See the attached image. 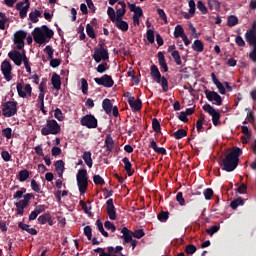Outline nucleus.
I'll use <instances>...</instances> for the list:
<instances>
[{"instance_id":"obj_36","label":"nucleus","mask_w":256,"mask_h":256,"mask_svg":"<svg viewBox=\"0 0 256 256\" xmlns=\"http://www.w3.org/2000/svg\"><path fill=\"white\" fill-rule=\"evenodd\" d=\"M18 179L20 183H24V181L29 179V171L27 169L20 170L18 173Z\"/></svg>"},{"instance_id":"obj_29","label":"nucleus","mask_w":256,"mask_h":256,"mask_svg":"<svg viewBox=\"0 0 256 256\" xmlns=\"http://www.w3.org/2000/svg\"><path fill=\"white\" fill-rule=\"evenodd\" d=\"M19 229H22V231H26L27 233H29L30 235H37V230L35 228H31V226L20 222L18 224Z\"/></svg>"},{"instance_id":"obj_55","label":"nucleus","mask_w":256,"mask_h":256,"mask_svg":"<svg viewBox=\"0 0 256 256\" xmlns=\"http://www.w3.org/2000/svg\"><path fill=\"white\" fill-rule=\"evenodd\" d=\"M54 117L55 119H57L58 121H63V119H65V117H63V112L61 111V109L56 108L54 110Z\"/></svg>"},{"instance_id":"obj_48","label":"nucleus","mask_w":256,"mask_h":256,"mask_svg":"<svg viewBox=\"0 0 256 256\" xmlns=\"http://www.w3.org/2000/svg\"><path fill=\"white\" fill-rule=\"evenodd\" d=\"M171 57L174 59V62L176 63V65L182 64L181 55H179V51L172 52Z\"/></svg>"},{"instance_id":"obj_5","label":"nucleus","mask_w":256,"mask_h":256,"mask_svg":"<svg viewBox=\"0 0 256 256\" xmlns=\"http://www.w3.org/2000/svg\"><path fill=\"white\" fill-rule=\"evenodd\" d=\"M16 91L18 97H21V99H31L33 95V87H31V84L17 83Z\"/></svg>"},{"instance_id":"obj_62","label":"nucleus","mask_w":256,"mask_h":256,"mask_svg":"<svg viewBox=\"0 0 256 256\" xmlns=\"http://www.w3.org/2000/svg\"><path fill=\"white\" fill-rule=\"evenodd\" d=\"M1 157L6 163H8V161H11V154H9V151L7 150L1 152Z\"/></svg>"},{"instance_id":"obj_11","label":"nucleus","mask_w":256,"mask_h":256,"mask_svg":"<svg viewBox=\"0 0 256 256\" xmlns=\"http://www.w3.org/2000/svg\"><path fill=\"white\" fill-rule=\"evenodd\" d=\"M8 57L15 65H17V67H21L23 59L26 57L25 50H22V52H19V50H12L8 53Z\"/></svg>"},{"instance_id":"obj_20","label":"nucleus","mask_w":256,"mask_h":256,"mask_svg":"<svg viewBox=\"0 0 256 256\" xmlns=\"http://www.w3.org/2000/svg\"><path fill=\"white\" fill-rule=\"evenodd\" d=\"M127 13V4L123 1H119L116 5V15L117 18H123V16Z\"/></svg>"},{"instance_id":"obj_51","label":"nucleus","mask_w":256,"mask_h":256,"mask_svg":"<svg viewBox=\"0 0 256 256\" xmlns=\"http://www.w3.org/2000/svg\"><path fill=\"white\" fill-rule=\"evenodd\" d=\"M175 139H183V137H187V131L183 129H179L178 131L174 132Z\"/></svg>"},{"instance_id":"obj_25","label":"nucleus","mask_w":256,"mask_h":256,"mask_svg":"<svg viewBox=\"0 0 256 256\" xmlns=\"http://www.w3.org/2000/svg\"><path fill=\"white\" fill-rule=\"evenodd\" d=\"M150 147L155 153H158L159 155H165L167 153V150H165L163 147H158L157 142H155L153 139L150 140Z\"/></svg>"},{"instance_id":"obj_13","label":"nucleus","mask_w":256,"mask_h":256,"mask_svg":"<svg viewBox=\"0 0 256 256\" xmlns=\"http://www.w3.org/2000/svg\"><path fill=\"white\" fill-rule=\"evenodd\" d=\"M204 93L206 99H208L210 103H213V105H217L218 107L223 105V99L221 98V95H219V93L211 90H205Z\"/></svg>"},{"instance_id":"obj_58","label":"nucleus","mask_w":256,"mask_h":256,"mask_svg":"<svg viewBox=\"0 0 256 256\" xmlns=\"http://www.w3.org/2000/svg\"><path fill=\"white\" fill-rule=\"evenodd\" d=\"M93 181L95 185H105V180L99 175H94Z\"/></svg>"},{"instance_id":"obj_19","label":"nucleus","mask_w":256,"mask_h":256,"mask_svg":"<svg viewBox=\"0 0 256 256\" xmlns=\"http://www.w3.org/2000/svg\"><path fill=\"white\" fill-rule=\"evenodd\" d=\"M106 209L108 213V217L111 221H115L117 219V212L115 211V205L113 204V199H108L106 202Z\"/></svg>"},{"instance_id":"obj_12","label":"nucleus","mask_w":256,"mask_h":256,"mask_svg":"<svg viewBox=\"0 0 256 256\" xmlns=\"http://www.w3.org/2000/svg\"><path fill=\"white\" fill-rule=\"evenodd\" d=\"M0 68L5 81H11L13 79V66H11V62H9L8 60H4L1 63Z\"/></svg>"},{"instance_id":"obj_41","label":"nucleus","mask_w":256,"mask_h":256,"mask_svg":"<svg viewBox=\"0 0 256 256\" xmlns=\"http://www.w3.org/2000/svg\"><path fill=\"white\" fill-rule=\"evenodd\" d=\"M237 23H239V18H237V16L231 15L228 17V20H227L228 27H235Z\"/></svg>"},{"instance_id":"obj_60","label":"nucleus","mask_w":256,"mask_h":256,"mask_svg":"<svg viewBox=\"0 0 256 256\" xmlns=\"http://www.w3.org/2000/svg\"><path fill=\"white\" fill-rule=\"evenodd\" d=\"M169 219V212H161L158 214V220L161 221V223H165Z\"/></svg>"},{"instance_id":"obj_35","label":"nucleus","mask_w":256,"mask_h":256,"mask_svg":"<svg viewBox=\"0 0 256 256\" xmlns=\"http://www.w3.org/2000/svg\"><path fill=\"white\" fill-rule=\"evenodd\" d=\"M130 11L134 13V17H143V9L141 7L136 6L135 4H130Z\"/></svg>"},{"instance_id":"obj_18","label":"nucleus","mask_w":256,"mask_h":256,"mask_svg":"<svg viewBox=\"0 0 256 256\" xmlns=\"http://www.w3.org/2000/svg\"><path fill=\"white\" fill-rule=\"evenodd\" d=\"M30 3L29 0H24L16 4V9L19 11V15L21 19H25L27 17V12L29 11Z\"/></svg>"},{"instance_id":"obj_31","label":"nucleus","mask_w":256,"mask_h":256,"mask_svg":"<svg viewBox=\"0 0 256 256\" xmlns=\"http://www.w3.org/2000/svg\"><path fill=\"white\" fill-rule=\"evenodd\" d=\"M55 169L59 177H63V172L65 171V162H63V160L56 161Z\"/></svg>"},{"instance_id":"obj_49","label":"nucleus","mask_w":256,"mask_h":256,"mask_svg":"<svg viewBox=\"0 0 256 256\" xmlns=\"http://www.w3.org/2000/svg\"><path fill=\"white\" fill-rule=\"evenodd\" d=\"M86 33L88 37H90V39H95V30L93 29V26H91L90 24H87L86 26Z\"/></svg>"},{"instance_id":"obj_32","label":"nucleus","mask_w":256,"mask_h":256,"mask_svg":"<svg viewBox=\"0 0 256 256\" xmlns=\"http://www.w3.org/2000/svg\"><path fill=\"white\" fill-rule=\"evenodd\" d=\"M82 159H83L84 163H86L87 167H89L90 169H91V167H93V159L91 158L90 151L84 152L82 155Z\"/></svg>"},{"instance_id":"obj_22","label":"nucleus","mask_w":256,"mask_h":256,"mask_svg":"<svg viewBox=\"0 0 256 256\" xmlns=\"http://www.w3.org/2000/svg\"><path fill=\"white\" fill-rule=\"evenodd\" d=\"M114 23L115 27H117V29H119L120 31H123V33L129 31V23L123 20V18H117Z\"/></svg>"},{"instance_id":"obj_10","label":"nucleus","mask_w":256,"mask_h":256,"mask_svg":"<svg viewBox=\"0 0 256 256\" xmlns=\"http://www.w3.org/2000/svg\"><path fill=\"white\" fill-rule=\"evenodd\" d=\"M37 107H39L40 111H42L44 115H47V111H45V81H42L39 85Z\"/></svg>"},{"instance_id":"obj_30","label":"nucleus","mask_w":256,"mask_h":256,"mask_svg":"<svg viewBox=\"0 0 256 256\" xmlns=\"http://www.w3.org/2000/svg\"><path fill=\"white\" fill-rule=\"evenodd\" d=\"M105 147H106V151H113L114 147H115V141H113V137H111V135H106L105 138Z\"/></svg>"},{"instance_id":"obj_6","label":"nucleus","mask_w":256,"mask_h":256,"mask_svg":"<svg viewBox=\"0 0 256 256\" xmlns=\"http://www.w3.org/2000/svg\"><path fill=\"white\" fill-rule=\"evenodd\" d=\"M2 115L4 117H13V115H17V102L8 101L2 104Z\"/></svg>"},{"instance_id":"obj_9","label":"nucleus","mask_w":256,"mask_h":256,"mask_svg":"<svg viewBox=\"0 0 256 256\" xmlns=\"http://www.w3.org/2000/svg\"><path fill=\"white\" fill-rule=\"evenodd\" d=\"M33 197V194L27 193L23 196V200H20L19 202L15 203L17 215H23L25 207L29 205V202L33 199Z\"/></svg>"},{"instance_id":"obj_37","label":"nucleus","mask_w":256,"mask_h":256,"mask_svg":"<svg viewBox=\"0 0 256 256\" xmlns=\"http://www.w3.org/2000/svg\"><path fill=\"white\" fill-rule=\"evenodd\" d=\"M122 161L124 163V169L126 173L129 175V177H131V175H133V172H131V161H129V158L127 157H124Z\"/></svg>"},{"instance_id":"obj_56","label":"nucleus","mask_w":256,"mask_h":256,"mask_svg":"<svg viewBox=\"0 0 256 256\" xmlns=\"http://www.w3.org/2000/svg\"><path fill=\"white\" fill-rule=\"evenodd\" d=\"M2 135L6 139H11V137H13V130L11 128H5L2 130Z\"/></svg>"},{"instance_id":"obj_28","label":"nucleus","mask_w":256,"mask_h":256,"mask_svg":"<svg viewBox=\"0 0 256 256\" xmlns=\"http://www.w3.org/2000/svg\"><path fill=\"white\" fill-rule=\"evenodd\" d=\"M158 63L161 68H163L164 73H167L169 71V68L167 67V62L165 61V55L163 52H158Z\"/></svg>"},{"instance_id":"obj_1","label":"nucleus","mask_w":256,"mask_h":256,"mask_svg":"<svg viewBox=\"0 0 256 256\" xmlns=\"http://www.w3.org/2000/svg\"><path fill=\"white\" fill-rule=\"evenodd\" d=\"M242 153L243 151H241V148H233V150L229 152L223 160L222 169L228 173L235 171V169H237V165H239V157H241Z\"/></svg>"},{"instance_id":"obj_2","label":"nucleus","mask_w":256,"mask_h":256,"mask_svg":"<svg viewBox=\"0 0 256 256\" xmlns=\"http://www.w3.org/2000/svg\"><path fill=\"white\" fill-rule=\"evenodd\" d=\"M53 35H55V33L53 32V30L49 29L47 25H43L42 27H36L32 31L33 39L38 45H45V43H49V41L53 39Z\"/></svg>"},{"instance_id":"obj_7","label":"nucleus","mask_w":256,"mask_h":256,"mask_svg":"<svg viewBox=\"0 0 256 256\" xmlns=\"http://www.w3.org/2000/svg\"><path fill=\"white\" fill-rule=\"evenodd\" d=\"M25 39H27V32L23 30H19L14 34V45L15 49L21 51L25 47Z\"/></svg>"},{"instance_id":"obj_27","label":"nucleus","mask_w":256,"mask_h":256,"mask_svg":"<svg viewBox=\"0 0 256 256\" xmlns=\"http://www.w3.org/2000/svg\"><path fill=\"white\" fill-rule=\"evenodd\" d=\"M51 83L54 89H56V91H59L61 89V76H59V74H53L51 78Z\"/></svg>"},{"instance_id":"obj_50","label":"nucleus","mask_w":256,"mask_h":256,"mask_svg":"<svg viewBox=\"0 0 256 256\" xmlns=\"http://www.w3.org/2000/svg\"><path fill=\"white\" fill-rule=\"evenodd\" d=\"M84 235L87 237L88 241L93 239V230L91 229V226L84 227Z\"/></svg>"},{"instance_id":"obj_63","label":"nucleus","mask_w":256,"mask_h":256,"mask_svg":"<svg viewBox=\"0 0 256 256\" xmlns=\"http://www.w3.org/2000/svg\"><path fill=\"white\" fill-rule=\"evenodd\" d=\"M204 197L206 201H210L211 197H213V189L207 188L206 190H204Z\"/></svg>"},{"instance_id":"obj_64","label":"nucleus","mask_w":256,"mask_h":256,"mask_svg":"<svg viewBox=\"0 0 256 256\" xmlns=\"http://www.w3.org/2000/svg\"><path fill=\"white\" fill-rule=\"evenodd\" d=\"M26 191H27V189H25V188H22V189L18 190L14 194L13 199H17V200L21 199L23 197V194L26 193Z\"/></svg>"},{"instance_id":"obj_24","label":"nucleus","mask_w":256,"mask_h":256,"mask_svg":"<svg viewBox=\"0 0 256 256\" xmlns=\"http://www.w3.org/2000/svg\"><path fill=\"white\" fill-rule=\"evenodd\" d=\"M128 103H129L131 109H133V111H141L142 102L140 99L135 100L134 97H129Z\"/></svg>"},{"instance_id":"obj_39","label":"nucleus","mask_w":256,"mask_h":256,"mask_svg":"<svg viewBox=\"0 0 256 256\" xmlns=\"http://www.w3.org/2000/svg\"><path fill=\"white\" fill-rule=\"evenodd\" d=\"M185 35V30L183 29V26L177 25L174 30V37L176 39H179V37H183Z\"/></svg>"},{"instance_id":"obj_14","label":"nucleus","mask_w":256,"mask_h":256,"mask_svg":"<svg viewBox=\"0 0 256 256\" xmlns=\"http://www.w3.org/2000/svg\"><path fill=\"white\" fill-rule=\"evenodd\" d=\"M93 59L96 63H101V61H107L109 59V52L107 49L101 46L100 48H96L94 50Z\"/></svg>"},{"instance_id":"obj_42","label":"nucleus","mask_w":256,"mask_h":256,"mask_svg":"<svg viewBox=\"0 0 256 256\" xmlns=\"http://www.w3.org/2000/svg\"><path fill=\"white\" fill-rule=\"evenodd\" d=\"M80 83L83 95H87L89 91V83H87V80L85 78H81Z\"/></svg>"},{"instance_id":"obj_3","label":"nucleus","mask_w":256,"mask_h":256,"mask_svg":"<svg viewBox=\"0 0 256 256\" xmlns=\"http://www.w3.org/2000/svg\"><path fill=\"white\" fill-rule=\"evenodd\" d=\"M61 133V126L55 119H47L46 124L41 129V135L47 137V135H59Z\"/></svg>"},{"instance_id":"obj_15","label":"nucleus","mask_w":256,"mask_h":256,"mask_svg":"<svg viewBox=\"0 0 256 256\" xmlns=\"http://www.w3.org/2000/svg\"><path fill=\"white\" fill-rule=\"evenodd\" d=\"M80 123L83 127H87V129H97V119L93 115L82 117Z\"/></svg>"},{"instance_id":"obj_46","label":"nucleus","mask_w":256,"mask_h":256,"mask_svg":"<svg viewBox=\"0 0 256 256\" xmlns=\"http://www.w3.org/2000/svg\"><path fill=\"white\" fill-rule=\"evenodd\" d=\"M243 204H244L243 198L239 197V198L233 200L231 202L230 206H231L232 209H237V207H239V206H241Z\"/></svg>"},{"instance_id":"obj_4","label":"nucleus","mask_w":256,"mask_h":256,"mask_svg":"<svg viewBox=\"0 0 256 256\" xmlns=\"http://www.w3.org/2000/svg\"><path fill=\"white\" fill-rule=\"evenodd\" d=\"M76 181L81 195H85V192L87 191V186L89 185L87 170L80 169L76 175Z\"/></svg>"},{"instance_id":"obj_53","label":"nucleus","mask_w":256,"mask_h":256,"mask_svg":"<svg viewBox=\"0 0 256 256\" xmlns=\"http://www.w3.org/2000/svg\"><path fill=\"white\" fill-rule=\"evenodd\" d=\"M146 37L147 41H149L150 43H155V32L153 30H147Z\"/></svg>"},{"instance_id":"obj_38","label":"nucleus","mask_w":256,"mask_h":256,"mask_svg":"<svg viewBox=\"0 0 256 256\" xmlns=\"http://www.w3.org/2000/svg\"><path fill=\"white\" fill-rule=\"evenodd\" d=\"M39 17H41V11L35 10L29 14V19L32 23H38Z\"/></svg>"},{"instance_id":"obj_40","label":"nucleus","mask_w":256,"mask_h":256,"mask_svg":"<svg viewBox=\"0 0 256 256\" xmlns=\"http://www.w3.org/2000/svg\"><path fill=\"white\" fill-rule=\"evenodd\" d=\"M197 9H199L202 15H207V13H209V9H207V6H205V3L201 0L197 2Z\"/></svg>"},{"instance_id":"obj_23","label":"nucleus","mask_w":256,"mask_h":256,"mask_svg":"<svg viewBox=\"0 0 256 256\" xmlns=\"http://www.w3.org/2000/svg\"><path fill=\"white\" fill-rule=\"evenodd\" d=\"M150 75L156 83H161V72H159V68L156 65L151 66Z\"/></svg>"},{"instance_id":"obj_17","label":"nucleus","mask_w":256,"mask_h":256,"mask_svg":"<svg viewBox=\"0 0 256 256\" xmlns=\"http://www.w3.org/2000/svg\"><path fill=\"white\" fill-rule=\"evenodd\" d=\"M246 42L252 47H256V23H253L252 29L245 33Z\"/></svg>"},{"instance_id":"obj_33","label":"nucleus","mask_w":256,"mask_h":256,"mask_svg":"<svg viewBox=\"0 0 256 256\" xmlns=\"http://www.w3.org/2000/svg\"><path fill=\"white\" fill-rule=\"evenodd\" d=\"M192 49L197 53H203L205 46L203 45V42L201 40H195L192 44Z\"/></svg>"},{"instance_id":"obj_26","label":"nucleus","mask_w":256,"mask_h":256,"mask_svg":"<svg viewBox=\"0 0 256 256\" xmlns=\"http://www.w3.org/2000/svg\"><path fill=\"white\" fill-rule=\"evenodd\" d=\"M102 108L105 111L106 115H111L113 104L111 103V100L106 98L102 102Z\"/></svg>"},{"instance_id":"obj_43","label":"nucleus","mask_w":256,"mask_h":256,"mask_svg":"<svg viewBox=\"0 0 256 256\" xmlns=\"http://www.w3.org/2000/svg\"><path fill=\"white\" fill-rule=\"evenodd\" d=\"M160 83L164 93H167L169 91V81H167V78H165V76H162L160 78Z\"/></svg>"},{"instance_id":"obj_54","label":"nucleus","mask_w":256,"mask_h":256,"mask_svg":"<svg viewBox=\"0 0 256 256\" xmlns=\"http://www.w3.org/2000/svg\"><path fill=\"white\" fill-rule=\"evenodd\" d=\"M109 69V65L107 63L99 64L96 68L97 73H105Z\"/></svg>"},{"instance_id":"obj_61","label":"nucleus","mask_w":256,"mask_h":256,"mask_svg":"<svg viewBox=\"0 0 256 256\" xmlns=\"http://www.w3.org/2000/svg\"><path fill=\"white\" fill-rule=\"evenodd\" d=\"M217 231H219V226L214 225V226H211L210 228H208L206 230V233H208V235H211V237H213V235H215V233H217Z\"/></svg>"},{"instance_id":"obj_57","label":"nucleus","mask_w":256,"mask_h":256,"mask_svg":"<svg viewBox=\"0 0 256 256\" xmlns=\"http://www.w3.org/2000/svg\"><path fill=\"white\" fill-rule=\"evenodd\" d=\"M214 85H216L220 95H225V93H226L225 84L218 81Z\"/></svg>"},{"instance_id":"obj_8","label":"nucleus","mask_w":256,"mask_h":256,"mask_svg":"<svg viewBox=\"0 0 256 256\" xmlns=\"http://www.w3.org/2000/svg\"><path fill=\"white\" fill-rule=\"evenodd\" d=\"M203 110L212 116V123L215 127H217V125H221V114H219V112L215 110L213 106L210 104H205L203 106Z\"/></svg>"},{"instance_id":"obj_34","label":"nucleus","mask_w":256,"mask_h":256,"mask_svg":"<svg viewBox=\"0 0 256 256\" xmlns=\"http://www.w3.org/2000/svg\"><path fill=\"white\" fill-rule=\"evenodd\" d=\"M207 5L210 11H219V9H221V3H219L217 0H208Z\"/></svg>"},{"instance_id":"obj_47","label":"nucleus","mask_w":256,"mask_h":256,"mask_svg":"<svg viewBox=\"0 0 256 256\" xmlns=\"http://www.w3.org/2000/svg\"><path fill=\"white\" fill-rule=\"evenodd\" d=\"M31 189L35 193H41V184L37 183V181H35V179H32L31 180Z\"/></svg>"},{"instance_id":"obj_52","label":"nucleus","mask_w":256,"mask_h":256,"mask_svg":"<svg viewBox=\"0 0 256 256\" xmlns=\"http://www.w3.org/2000/svg\"><path fill=\"white\" fill-rule=\"evenodd\" d=\"M51 214H43L41 216L38 217V223H40V225H45V223H47V221H49Z\"/></svg>"},{"instance_id":"obj_16","label":"nucleus","mask_w":256,"mask_h":256,"mask_svg":"<svg viewBox=\"0 0 256 256\" xmlns=\"http://www.w3.org/2000/svg\"><path fill=\"white\" fill-rule=\"evenodd\" d=\"M94 81L97 85H101L102 87L111 88L114 85L113 78L111 76L105 74L100 78H94Z\"/></svg>"},{"instance_id":"obj_44","label":"nucleus","mask_w":256,"mask_h":256,"mask_svg":"<svg viewBox=\"0 0 256 256\" xmlns=\"http://www.w3.org/2000/svg\"><path fill=\"white\" fill-rule=\"evenodd\" d=\"M107 15H108L110 21H112V23H115V21L117 19V14L115 15V9H113V7H108Z\"/></svg>"},{"instance_id":"obj_45","label":"nucleus","mask_w":256,"mask_h":256,"mask_svg":"<svg viewBox=\"0 0 256 256\" xmlns=\"http://www.w3.org/2000/svg\"><path fill=\"white\" fill-rule=\"evenodd\" d=\"M96 225H97L98 231H100L103 237H109V233H107V231H105V228H103V223L101 222V220H97Z\"/></svg>"},{"instance_id":"obj_59","label":"nucleus","mask_w":256,"mask_h":256,"mask_svg":"<svg viewBox=\"0 0 256 256\" xmlns=\"http://www.w3.org/2000/svg\"><path fill=\"white\" fill-rule=\"evenodd\" d=\"M132 237H135L136 239H141L142 237H145V232L142 229L136 230L132 232Z\"/></svg>"},{"instance_id":"obj_21","label":"nucleus","mask_w":256,"mask_h":256,"mask_svg":"<svg viewBox=\"0 0 256 256\" xmlns=\"http://www.w3.org/2000/svg\"><path fill=\"white\" fill-rule=\"evenodd\" d=\"M121 233H122V239H123V244L125 245V243H131V240L133 239V232L131 230H129L127 227H123L121 229Z\"/></svg>"}]
</instances>
